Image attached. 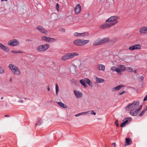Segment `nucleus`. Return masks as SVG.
Returning <instances> with one entry per match:
<instances>
[{
	"instance_id": "obj_21",
	"label": "nucleus",
	"mask_w": 147,
	"mask_h": 147,
	"mask_svg": "<svg viewBox=\"0 0 147 147\" xmlns=\"http://www.w3.org/2000/svg\"><path fill=\"white\" fill-rule=\"evenodd\" d=\"M95 80L97 83H101L104 82V79L101 78H99L97 77L95 78Z\"/></svg>"
},
{
	"instance_id": "obj_55",
	"label": "nucleus",
	"mask_w": 147,
	"mask_h": 147,
	"mask_svg": "<svg viewBox=\"0 0 147 147\" xmlns=\"http://www.w3.org/2000/svg\"><path fill=\"white\" fill-rule=\"evenodd\" d=\"M134 72L135 73H136V70L135 69H134Z\"/></svg>"
},
{
	"instance_id": "obj_38",
	"label": "nucleus",
	"mask_w": 147,
	"mask_h": 147,
	"mask_svg": "<svg viewBox=\"0 0 147 147\" xmlns=\"http://www.w3.org/2000/svg\"><path fill=\"white\" fill-rule=\"evenodd\" d=\"M115 124L118 127L119 126V125L118 123V120H116L115 121Z\"/></svg>"
},
{
	"instance_id": "obj_22",
	"label": "nucleus",
	"mask_w": 147,
	"mask_h": 147,
	"mask_svg": "<svg viewBox=\"0 0 147 147\" xmlns=\"http://www.w3.org/2000/svg\"><path fill=\"white\" fill-rule=\"evenodd\" d=\"M58 104L61 107L64 108V109H66L67 108V106L64 105L63 103L61 102H57Z\"/></svg>"
},
{
	"instance_id": "obj_24",
	"label": "nucleus",
	"mask_w": 147,
	"mask_h": 147,
	"mask_svg": "<svg viewBox=\"0 0 147 147\" xmlns=\"http://www.w3.org/2000/svg\"><path fill=\"white\" fill-rule=\"evenodd\" d=\"M131 143V140L130 138H126L125 139V143L127 145H130Z\"/></svg>"
},
{
	"instance_id": "obj_47",
	"label": "nucleus",
	"mask_w": 147,
	"mask_h": 147,
	"mask_svg": "<svg viewBox=\"0 0 147 147\" xmlns=\"http://www.w3.org/2000/svg\"><path fill=\"white\" fill-rule=\"evenodd\" d=\"M112 145H113L115 147H116V144L115 143H112Z\"/></svg>"
},
{
	"instance_id": "obj_29",
	"label": "nucleus",
	"mask_w": 147,
	"mask_h": 147,
	"mask_svg": "<svg viewBox=\"0 0 147 147\" xmlns=\"http://www.w3.org/2000/svg\"><path fill=\"white\" fill-rule=\"evenodd\" d=\"M74 35L75 37H80L81 36V33H78V32H75L74 34Z\"/></svg>"
},
{
	"instance_id": "obj_16",
	"label": "nucleus",
	"mask_w": 147,
	"mask_h": 147,
	"mask_svg": "<svg viewBox=\"0 0 147 147\" xmlns=\"http://www.w3.org/2000/svg\"><path fill=\"white\" fill-rule=\"evenodd\" d=\"M139 32L141 34L146 33L147 32V26L143 27L139 30Z\"/></svg>"
},
{
	"instance_id": "obj_52",
	"label": "nucleus",
	"mask_w": 147,
	"mask_h": 147,
	"mask_svg": "<svg viewBox=\"0 0 147 147\" xmlns=\"http://www.w3.org/2000/svg\"><path fill=\"white\" fill-rule=\"evenodd\" d=\"M9 81L10 82H11L12 81V78H11L9 79Z\"/></svg>"
},
{
	"instance_id": "obj_8",
	"label": "nucleus",
	"mask_w": 147,
	"mask_h": 147,
	"mask_svg": "<svg viewBox=\"0 0 147 147\" xmlns=\"http://www.w3.org/2000/svg\"><path fill=\"white\" fill-rule=\"evenodd\" d=\"M19 42L16 39H13L8 42L7 44L11 46H16L19 44Z\"/></svg>"
},
{
	"instance_id": "obj_58",
	"label": "nucleus",
	"mask_w": 147,
	"mask_h": 147,
	"mask_svg": "<svg viewBox=\"0 0 147 147\" xmlns=\"http://www.w3.org/2000/svg\"><path fill=\"white\" fill-rule=\"evenodd\" d=\"M24 99H26V98H24Z\"/></svg>"
},
{
	"instance_id": "obj_45",
	"label": "nucleus",
	"mask_w": 147,
	"mask_h": 147,
	"mask_svg": "<svg viewBox=\"0 0 147 147\" xmlns=\"http://www.w3.org/2000/svg\"><path fill=\"white\" fill-rule=\"evenodd\" d=\"M142 105H140L139 107V109H138V110H140L142 108Z\"/></svg>"
},
{
	"instance_id": "obj_2",
	"label": "nucleus",
	"mask_w": 147,
	"mask_h": 147,
	"mask_svg": "<svg viewBox=\"0 0 147 147\" xmlns=\"http://www.w3.org/2000/svg\"><path fill=\"white\" fill-rule=\"evenodd\" d=\"M79 54L77 53H69L65 54L61 58V59L62 61H65L69 59L73 58L75 56H78Z\"/></svg>"
},
{
	"instance_id": "obj_54",
	"label": "nucleus",
	"mask_w": 147,
	"mask_h": 147,
	"mask_svg": "<svg viewBox=\"0 0 147 147\" xmlns=\"http://www.w3.org/2000/svg\"><path fill=\"white\" fill-rule=\"evenodd\" d=\"M145 111V110H147V105L146 106V107L144 110Z\"/></svg>"
},
{
	"instance_id": "obj_27",
	"label": "nucleus",
	"mask_w": 147,
	"mask_h": 147,
	"mask_svg": "<svg viewBox=\"0 0 147 147\" xmlns=\"http://www.w3.org/2000/svg\"><path fill=\"white\" fill-rule=\"evenodd\" d=\"M5 72V71L3 67L0 66V74H4Z\"/></svg>"
},
{
	"instance_id": "obj_34",
	"label": "nucleus",
	"mask_w": 147,
	"mask_h": 147,
	"mask_svg": "<svg viewBox=\"0 0 147 147\" xmlns=\"http://www.w3.org/2000/svg\"><path fill=\"white\" fill-rule=\"evenodd\" d=\"M90 112V111L86 112H83L81 113V115H84V114H88Z\"/></svg>"
},
{
	"instance_id": "obj_50",
	"label": "nucleus",
	"mask_w": 147,
	"mask_h": 147,
	"mask_svg": "<svg viewBox=\"0 0 147 147\" xmlns=\"http://www.w3.org/2000/svg\"><path fill=\"white\" fill-rule=\"evenodd\" d=\"M19 102L20 103H22L23 102V101L22 100H20L19 101Z\"/></svg>"
},
{
	"instance_id": "obj_33",
	"label": "nucleus",
	"mask_w": 147,
	"mask_h": 147,
	"mask_svg": "<svg viewBox=\"0 0 147 147\" xmlns=\"http://www.w3.org/2000/svg\"><path fill=\"white\" fill-rule=\"evenodd\" d=\"M145 110L142 111L139 114V116L140 117H141L143 116L145 113Z\"/></svg>"
},
{
	"instance_id": "obj_49",
	"label": "nucleus",
	"mask_w": 147,
	"mask_h": 147,
	"mask_svg": "<svg viewBox=\"0 0 147 147\" xmlns=\"http://www.w3.org/2000/svg\"><path fill=\"white\" fill-rule=\"evenodd\" d=\"M47 86H48V87L47 88V89L48 91H50V88H49V85H48Z\"/></svg>"
},
{
	"instance_id": "obj_20",
	"label": "nucleus",
	"mask_w": 147,
	"mask_h": 147,
	"mask_svg": "<svg viewBox=\"0 0 147 147\" xmlns=\"http://www.w3.org/2000/svg\"><path fill=\"white\" fill-rule=\"evenodd\" d=\"M121 67V69H119V68L116 67L115 70V71L117 72L118 73H119L121 71H124V69H122V67L124 68L123 66L122 65H120V67Z\"/></svg>"
},
{
	"instance_id": "obj_32",
	"label": "nucleus",
	"mask_w": 147,
	"mask_h": 147,
	"mask_svg": "<svg viewBox=\"0 0 147 147\" xmlns=\"http://www.w3.org/2000/svg\"><path fill=\"white\" fill-rule=\"evenodd\" d=\"M55 89H56V94H57V93L58 91V85L57 84H55Z\"/></svg>"
},
{
	"instance_id": "obj_41",
	"label": "nucleus",
	"mask_w": 147,
	"mask_h": 147,
	"mask_svg": "<svg viewBox=\"0 0 147 147\" xmlns=\"http://www.w3.org/2000/svg\"><path fill=\"white\" fill-rule=\"evenodd\" d=\"M127 68L128 69L130 70L131 72H132L133 71V69L132 68L130 67H127Z\"/></svg>"
},
{
	"instance_id": "obj_1",
	"label": "nucleus",
	"mask_w": 147,
	"mask_h": 147,
	"mask_svg": "<svg viewBox=\"0 0 147 147\" xmlns=\"http://www.w3.org/2000/svg\"><path fill=\"white\" fill-rule=\"evenodd\" d=\"M8 67L15 76H19L20 75L21 72L20 69L14 64H10L8 65Z\"/></svg>"
},
{
	"instance_id": "obj_28",
	"label": "nucleus",
	"mask_w": 147,
	"mask_h": 147,
	"mask_svg": "<svg viewBox=\"0 0 147 147\" xmlns=\"http://www.w3.org/2000/svg\"><path fill=\"white\" fill-rule=\"evenodd\" d=\"M89 33L86 32H84L81 33V36L84 37L88 35Z\"/></svg>"
},
{
	"instance_id": "obj_48",
	"label": "nucleus",
	"mask_w": 147,
	"mask_h": 147,
	"mask_svg": "<svg viewBox=\"0 0 147 147\" xmlns=\"http://www.w3.org/2000/svg\"><path fill=\"white\" fill-rule=\"evenodd\" d=\"M61 29L62 30L61 31L63 32H65V30L63 28H61Z\"/></svg>"
},
{
	"instance_id": "obj_6",
	"label": "nucleus",
	"mask_w": 147,
	"mask_h": 147,
	"mask_svg": "<svg viewBox=\"0 0 147 147\" xmlns=\"http://www.w3.org/2000/svg\"><path fill=\"white\" fill-rule=\"evenodd\" d=\"M49 45L48 44H45L38 46L37 48V51L39 52L45 51L49 49Z\"/></svg>"
},
{
	"instance_id": "obj_19",
	"label": "nucleus",
	"mask_w": 147,
	"mask_h": 147,
	"mask_svg": "<svg viewBox=\"0 0 147 147\" xmlns=\"http://www.w3.org/2000/svg\"><path fill=\"white\" fill-rule=\"evenodd\" d=\"M74 94L77 98L81 97L82 96V94L79 92H77L76 90L74 91Z\"/></svg>"
},
{
	"instance_id": "obj_9",
	"label": "nucleus",
	"mask_w": 147,
	"mask_h": 147,
	"mask_svg": "<svg viewBox=\"0 0 147 147\" xmlns=\"http://www.w3.org/2000/svg\"><path fill=\"white\" fill-rule=\"evenodd\" d=\"M141 48V46L140 44H138L135 45L131 47H129V49L131 51H132L134 50L140 49Z\"/></svg>"
},
{
	"instance_id": "obj_37",
	"label": "nucleus",
	"mask_w": 147,
	"mask_h": 147,
	"mask_svg": "<svg viewBox=\"0 0 147 147\" xmlns=\"http://www.w3.org/2000/svg\"><path fill=\"white\" fill-rule=\"evenodd\" d=\"M90 112H90V113L92 115H95L96 114V113H95L94 112V111H93V110H92V111H90Z\"/></svg>"
},
{
	"instance_id": "obj_44",
	"label": "nucleus",
	"mask_w": 147,
	"mask_h": 147,
	"mask_svg": "<svg viewBox=\"0 0 147 147\" xmlns=\"http://www.w3.org/2000/svg\"><path fill=\"white\" fill-rule=\"evenodd\" d=\"M81 115V113H78L75 115L76 117H77Z\"/></svg>"
},
{
	"instance_id": "obj_26",
	"label": "nucleus",
	"mask_w": 147,
	"mask_h": 147,
	"mask_svg": "<svg viewBox=\"0 0 147 147\" xmlns=\"http://www.w3.org/2000/svg\"><path fill=\"white\" fill-rule=\"evenodd\" d=\"M84 80L85 83H86L89 86H91V82L90 80L88 79V78H86L84 79Z\"/></svg>"
},
{
	"instance_id": "obj_51",
	"label": "nucleus",
	"mask_w": 147,
	"mask_h": 147,
	"mask_svg": "<svg viewBox=\"0 0 147 147\" xmlns=\"http://www.w3.org/2000/svg\"><path fill=\"white\" fill-rule=\"evenodd\" d=\"M4 117H9V116L7 115H5L4 116Z\"/></svg>"
},
{
	"instance_id": "obj_31",
	"label": "nucleus",
	"mask_w": 147,
	"mask_h": 147,
	"mask_svg": "<svg viewBox=\"0 0 147 147\" xmlns=\"http://www.w3.org/2000/svg\"><path fill=\"white\" fill-rule=\"evenodd\" d=\"M11 53H13L14 54H17L18 53H22V52L19 51H11Z\"/></svg>"
},
{
	"instance_id": "obj_35",
	"label": "nucleus",
	"mask_w": 147,
	"mask_h": 147,
	"mask_svg": "<svg viewBox=\"0 0 147 147\" xmlns=\"http://www.w3.org/2000/svg\"><path fill=\"white\" fill-rule=\"evenodd\" d=\"M115 67L114 66H112L110 69L113 71H115Z\"/></svg>"
},
{
	"instance_id": "obj_12",
	"label": "nucleus",
	"mask_w": 147,
	"mask_h": 147,
	"mask_svg": "<svg viewBox=\"0 0 147 147\" xmlns=\"http://www.w3.org/2000/svg\"><path fill=\"white\" fill-rule=\"evenodd\" d=\"M37 29L42 33L46 34L47 33V31L43 28L42 26H38L36 27Z\"/></svg>"
},
{
	"instance_id": "obj_23",
	"label": "nucleus",
	"mask_w": 147,
	"mask_h": 147,
	"mask_svg": "<svg viewBox=\"0 0 147 147\" xmlns=\"http://www.w3.org/2000/svg\"><path fill=\"white\" fill-rule=\"evenodd\" d=\"M100 70L104 71L105 69V67L104 65L102 64H100L98 66Z\"/></svg>"
},
{
	"instance_id": "obj_14",
	"label": "nucleus",
	"mask_w": 147,
	"mask_h": 147,
	"mask_svg": "<svg viewBox=\"0 0 147 147\" xmlns=\"http://www.w3.org/2000/svg\"><path fill=\"white\" fill-rule=\"evenodd\" d=\"M100 38H99L98 39L94 41L92 43L94 46H96L101 45Z\"/></svg>"
},
{
	"instance_id": "obj_30",
	"label": "nucleus",
	"mask_w": 147,
	"mask_h": 147,
	"mask_svg": "<svg viewBox=\"0 0 147 147\" xmlns=\"http://www.w3.org/2000/svg\"><path fill=\"white\" fill-rule=\"evenodd\" d=\"M42 123V121L41 119H38V121L36 123V126H39Z\"/></svg>"
},
{
	"instance_id": "obj_18",
	"label": "nucleus",
	"mask_w": 147,
	"mask_h": 147,
	"mask_svg": "<svg viewBox=\"0 0 147 147\" xmlns=\"http://www.w3.org/2000/svg\"><path fill=\"white\" fill-rule=\"evenodd\" d=\"M123 86L122 85H120L113 88L112 89V90L113 91L119 90Z\"/></svg>"
},
{
	"instance_id": "obj_39",
	"label": "nucleus",
	"mask_w": 147,
	"mask_h": 147,
	"mask_svg": "<svg viewBox=\"0 0 147 147\" xmlns=\"http://www.w3.org/2000/svg\"><path fill=\"white\" fill-rule=\"evenodd\" d=\"M146 100H147V94L146 95V96H145L143 99V101H145Z\"/></svg>"
},
{
	"instance_id": "obj_15",
	"label": "nucleus",
	"mask_w": 147,
	"mask_h": 147,
	"mask_svg": "<svg viewBox=\"0 0 147 147\" xmlns=\"http://www.w3.org/2000/svg\"><path fill=\"white\" fill-rule=\"evenodd\" d=\"M0 48L4 51L8 52L9 50V48L0 43Z\"/></svg>"
},
{
	"instance_id": "obj_4",
	"label": "nucleus",
	"mask_w": 147,
	"mask_h": 147,
	"mask_svg": "<svg viewBox=\"0 0 147 147\" xmlns=\"http://www.w3.org/2000/svg\"><path fill=\"white\" fill-rule=\"evenodd\" d=\"M119 18L117 16H111L109 18L106 20V22H109L112 26L118 22V20Z\"/></svg>"
},
{
	"instance_id": "obj_36",
	"label": "nucleus",
	"mask_w": 147,
	"mask_h": 147,
	"mask_svg": "<svg viewBox=\"0 0 147 147\" xmlns=\"http://www.w3.org/2000/svg\"><path fill=\"white\" fill-rule=\"evenodd\" d=\"M56 10L58 11L59 9V5L58 3H57L56 5Z\"/></svg>"
},
{
	"instance_id": "obj_56",
	"label": "nucleus",
	"mask_w": 147,
	"mask_h": 147,
	"mask_svg": "<svg viewBox=\"0 0 147 147\" xmlns=\"http://www.w3.org/2000/svg\"><path fill=\"white\" fill-rule=\"evenodd\" d=\"M2 1H7V0H1Z\"/></svg>"
},
{
	"instance_id": "obj_43",
	"label": "nucleus",
	"mask_w": 147,
	"mask_h": 147,
	"mask_svg": "<svg viewBox=\"0 0 147 147\" xmlns=\"http://www.w3.org/2000/svg\"><path fill=\"white\" fill-rule=\"evenodd\" d=\"M129 121V120L127 119L125 121H124L123 123L125 124H126L127 123H128Z\"/></svg>"
},
{
	"instance_id": "obj_57",
	"label": "nucleus",
	"mask_w": 147,
	"mask_h": 147,
	"mask_svg": "<svg viewBox=\"0 0 147 147\" xmlns=\"http://www.w3.org/2000/svg\"><path fill=\"white\" fill-rule=\"evenodd\" d=\"M3 97H2L1 98V99H3Z\"/></svg>"
},
{
	"instance_id": "obj_7",
	"label": "nucleus",
	"mask_w": 147,
	"mask_h": 147,
	"mask_svg": "<svg viewBox=\"0 0 147 147\" xmlns=\"http://www.w3.org/2000/svg\"><path fill=\"white\" fill-rule=\"evenodd\" d=\"M42 39L44 40L49 42H53L56 41V40L53 38H51L46 36H42Z\"/></svg>"
},
{
	"instance_id": "obj_17",
	"label": "nucleus",
	"mask_w": 147,
	"mask_h": 147,
	"mask_svg": "<svg viewBox=\"0 0 147 147\" xmlns=\"http://www.w3.org/2000/svg\"><path fill=\"white\" fill-rule=\"evenodd\" d=\"M100 40L101 43V44L102 45L105 43L108 42L110 40V38H109L104 37L103 38H101Z\"/></svg>"
},
{
	"instance_id": "obj_5",
	"label": "nucleus",
	"mask_w": 147,
	"mask_h": 147,
	"mask_svg": "<svg viewBox=\"0 0 147 147\" xmlns=\"http://www.w3.org/2000/svg\"><path fill=\"white\" fill-rule=\"evenodd\" d=\"M139 101L134 102L132 103H130L125 107V109L129 111L131 109H134L136 108L139 105Z\"/></svg>"
},
{
	"instance_id": "obj_40",
	"label": "nucleus",
	"mask_w": 147,
	"mask_h": 147,
	"mask_svg": "<svg viewBox=\"0 0 147 147\" xmlns=\"http://www.w3.org/2000/svg\"><path fill=\"white\" fill-rule=\"evenodd\" d=\"M125 125V124L123 123V122L121 123L120 125V127H123Z\"/></svg>"
},
{
	"instance_id": "obj_3",
	"label": "nucleus",
	"mask_w": 147,
	"mask_h": 147,
	"mask_svg": "<svg viewBox=\"0 0 147 147\" xmlns=\"http://www.w3.org/2000/svg\"><path fill=\"white\" fill-rule=\"evenodd\" d=\"M89 42L90 40H89L77 39L75 40L73 43L76 45L81 46L86 45L89 43Z\"/></svg>"
},
{
	"instance_id": "obj_53",
	"label": "nucleus",
	"mask_w": 147,
	"mask_h": 147,
	"mask_svg": "<svg viewBox=\"0 0 147 147\" xmlns=\"http://www.w3.org/2000/svg\"><path fill=\"white\" fill-rule=\"evenodd\" d=\"M128 119H129V121H131V118H128Z\"/></svg>"
},
{
	"instance_id": "obj_25",
	"label": "nucleus",
	"mask_w": 147,
	"mask_h": 147,
	"mask_svg": "<svg viewBox=\"0 0 147 147\" xmlns=\"http://www.w3.org/2000/svg\"><path fill=\"white\" fill-rule=\"evenodd\" d=\"M80 82L84 88H86L87 86V85L86 84L84 80L82 79L80 80Z\"/></svg>"
},
{
	"instance_id": "obj_42",
	"label": "nucleus",
	"mask_w": 147,
	"mask_h": 147,
	"mask_svg": "<svg viewBox=\"0 0 147 147\" xmlns=\"http://www.w3.org/2000/svg\"><path fill=\"white\" fill-rule=\"evenodd\" d=\"M125 91H123L122 92L119 93V94L121 95H122V94H123V93H125Z\"/></svg>"
},
{
	"instance_id": "obj_46",
	"label": "nucleus",
	"mask_w": 147,
	"mask_h": 147,
	"mask_svg": "<svg viewBox=\"0 0 147 147\" xmlns=\"http://www.w3.org/2000/svg\"><path fill=\"white\" fill-rule=\"evenodd\" d=\"M140 78L141 80L142 81L144 79V77L142 76H140Z\"/></svg>"
},
{
	"instance_id": "obj_13",
	"label": "nucleus",
	"mask_w": 147,
	"mask_h": 147,
	"mask_svg": "<svg viewBox=\"0 0 147 147\" xmlns=\"http://www.w3.org/2000/svg\"><path fill=\"white\" fill-rule=\"evenodd\" d=\"M111 26H112L109 23H105L101 25L100 27V28L101 29H105L108 28Z\"/></svg>"
},
{
	"instance_id": "obj_11",
	"label": "nucleus",
	"mask_w": 147,
	"mask_h": 147,
	"mask_svg": "<svg viewBox=\"0 0 147 147\" xmlns=\"http://www.w3.org/2000/svg\"><path fill=\"white\" fill-rule=\"evenodd\" d=\"M81 9V7L80 4H78L75 7L74 9L75 13L76 14L79 13Z\"/></svg>"
},
{
	"instance_id": "obj_10",
	"label": "nucleus",
	"mask_w": 147,
	"mask_h": 147,
	"mask_svg": "<svg viewBox=\"0 0 147 147\" xmlns=\"http://www.w3.org/2000/svg\"><path fill=\"white\" fill-rule=\"evenodd\" d=\"M139 110L137 109H132L130 111V114L132 116H136L139 113Z\"/></svg>"
}]
</instances>
